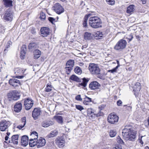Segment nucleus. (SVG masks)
Returning a JSON list of instances; mask_svg holds the SVG:
<instances>
[{"label":"nucleus","instance_id":"1","mask_svg":"<svg viewBox=\"0 0 149 149\" xmlns=\"http://www.w3.org/2000/svg\"><path fill=\"white\" fill-rule=\"evenodd\" d=\"M136 134L135 131L130 128H124L122 130V136L126 140L134 141L136 137Z\"/></svg>","mask_w":149,"mask_h":149},{"label":"nucleus","instance_id":"2","mask_svg":"<svg viewBox=\"0 0 149 149\" xmlns=\"http://www.w3.org/2000/svg\"><path fill=\"white\" fill-rule=\"evenodd\" d=\"M88 68L92 74L96 75L100 79H102V77L100 74V69L97 65L94 63L90 64Z\"/></svg>","mask_w":149,"mask_h":149},{"label":"nucleus","instance_id":"3","mask_svg":"<svg viewBox=\"0 0 149 149\" xmlns=\"http://www.w3.org/2000/svg\"><path fill=\"white\" fill-rule=\"evenodd\" d=\"M90 25L94 28H98L101 27V22L100 19L97 16L90 17L89 20Z\"/></svg>","mask_w":149,"mask_h":149},{"label":"nucleus","instance_id":"4","mask_svg":"<svg viewBox=\"0 0 149 149\" xmlns=\"http://www.w3.org/2000/svg\"><path fill=\"white\" fill-rule=\"evenodd\" d=\"M127 43L126 40L121 39L116 43L114 49L116 50L121 51L126 47Z\"/></svg>","mask_w":149,"mask_h":149},{"label":"nucleus","instance_id":"5","mask_svg":"<svg viewBox=\"0 0 149 149\" xmlns=\"http://www.w3.org/2000/svg\"><path fill=\"white\" fill-rule=\"evenodd\" d=\"M10 125V123L8 121L1 120L0 123V130L2 132L6 131Z\"/></svg>","mask_w":149,"mask_h":149},{"label":"nucleus","instance_id":"6","mask_svg":"<svg viewBox=\"0 0 149 149\" xmlns=\"http://www.w3.org/2000/svg\"><path fill=\"white\" fill-rule=\"evenodd\" d=\"M54 11L57 14L60 15L63 13L64 9L63 7L59 3H56L53 7Z\"/></svg>","mask_w":149,"mask_h":149},{"label":"nucleus","instance_id":"7","mask_svg":"<svg viewBox=\"0 0 149 149\" xmlns=\"http://www.w3.org/2000/svg\"><path fill=\"white\" fill-rule=\"evenodd\" d=\"M118 118V117L116 115L111 113L108 116L107 120L109 123L113 124L117 122Z\"/></svg>","mask_w":149,"mask_h":149},{"label":"nucleus","instance_id":"8","mask_svg":"<svg viewBox=\"0 0 149 149\" xmlns=\"http://www.w3.org/2000/svg\"><path fill=\"white\" fill-rule=\"evenodd\" d=\"M9 98L15 100L18 99L20 97L19 93L16 91H13L9 92L8 94Z\"/></svg>","mask_w":149,"mask_h":149},{"label":"nucleus","instance_id":"9","mask_svg":"<svg viewBox=\"0 0 149 149\" xmlns=\"http://www.w3.org/2000/svg\"><path fill=\"white\" fill-rule=\"evenodd\" d=\"M33 104V101L30 98L25 99L24 101V105L25 109L28 110L30 109Z\"/></svg>","mask_w":149,"mask_h":149},{"label":"nucleus","instance_id":"10","mask_svg":"<svg viewBox=\"0 0 149 149\" xmlns=\"http://www.w3.org/2000/svg\"><path fill=\"white\" fill-rule=\"evenodd\" d=\"M100 84L96 81H93L89 84V87L91 89L93 90L97 89L98 90V91H101L100 88Z\"/></svg>","mask_w":149,"mask_h":149},{"label":"nucleus","instance_id":"11","mask_svg":"<svg viewBox=\"0 0 149 149\" xmlns=\"http://www.w3.org/2000/svg\"><path fill=\"white\" fill-rule=\"evenodd\" d=\"M13 18V13L10 11V9H8L6 11L3 17V19L7 21H11Z\"/></svg>","mask_w":149,"mask_h":149},{"label":"nucleus","instance_id":"12","mask_svg":"<svg viewBox=\"0 0 149 149\" xmlns=\"http://www.w3.org/2000/svg\"><path fill=\"white\" fill-rule=\"evenodd\" d=\"M133 91L134 92V93L136 97H138L139 95V91L141 87L140 84L139 82L136 83L133 87Z\"/></svg>","mask_w":149,"mask_h":149},{"label":"nucleus","instance_id":"13","mask_svg":"<svg viewBox=\"0 0 149 149\" xmlns=\"http://www.w3.org/2000/svg\"><path fill=\"white\" fill-rule=\"evenodd\" d=\"M24 71L21 68H16L15 70V74L16 76L15 77L18 79H21L23 78L24 76L23 75H20L24 73Z\"/></svg>","mask_w":149,"mask_h":149},{"label":"nucleus","instance_id":"14","mask_svg":"<svg viewBox=\"0 0 149 149\" xmlns=\"http://www.w3.org/2000/svg\"><path fill=\"white\" fill-rule=\"evenodd\" d=\"M65 143V139L62 137H58L56 139V144L60 148L64 146Z\"/></svg>","mask_w":149,"mask_h":149},{"label":"nucleus","instance_id":"15","mask_svg":"<svg viewBox=\"0 0 149 149\" xmlns=\"http://www.w3.org/2000/svg\"><path fill=\"white\" fill-rule=\"evenodd\" d=\"M50 30L47 27H43L40 29L41 34L42 36L44 37H46L50 33Z\"/></svg>","mask_w":149,"mask_h":149},{"label":"nucleus","instance_id":"16","mask_svg":"<svg viewBox=\"0 0 149 149\" xmlns=\"http://www.w3.org/2000/svg\"><path fill=\"white\" fill-rule=\"evenodd\" d=\"M87 113L88 114H92V115H94L97 117L102 116L103 115V112L100 111L98 113H96L94 109L91 108L87 109Z\"/></svg>","mask_w":149,"mask_h":149},{"label":"nucleus","instance_id":"17","mask_svg":"<svg viewBox=\"0 0 149 149\" xmlns=\"http://www.w3.org/2000/svg\"><path fill=\"white\" fill-rule=\"evenodd\" d=\"M9 83L10 85L15 87L20 85L19 80L14 78L10 79L9 81Z\"/></svg>","mask_w":149,"mask_h":149},{"label":"nucleus","instance_id":"18","mask_svg":"<svg viewBox=\"0 0 149 149\" xmlns=\"http://www.w3.org/2000/svg\"><path fill=\"white\" fill-rule=\"evenodd\" d=\"M41 113V111L40 109L35 108L32 112V117L34 120L38 119L40 116Z\"/></svg>","mask_w":149,"mask_h":149},{"label":"nucleus","instance_id":"19","mask_svg":"<svg viewBox=\"0 0 149 149\" xmlns=\"http://www.w3.org/2000/svg\"><path fill=\"white\" fill-rule=\"evenodd\" d=\"M45 140L42 138H40L37 141V147L39 148L44 146L46 143Z\"/></svg>","mask_w":149,"mask_h":149},{"label":"nucleus","instance_id":"20","mask_svg":"<svg viewBox=\"0 0 149 149\" xmlns=\"http://www.w3.org/2000/svg\"><path fill=\"white\" fill-rule=\"evenodd\" d=\"M82 80L83 81L81 83L78 84L77 86L80 87L81 86L83 88H84L86 86L89 80L88 78L86 79L85 78H84L82 79Z\"/></svg>","mask_w":149,"mask_h":149},{"label":"nucleus","instance_id":"21","mask_svg":"<svg viewBox=\"0 0 149 149\" xmlns=\"http://www.w3.org/2000/svg\"><path fill=\"white\" fill-rule=\"evenodd\" d=\"M22 104L20 102H17L15 104L14 107V111L18 113L21 111L22 109Z\"/></svg>","mask_w":149,"mask_h":149},{"label":"nucleus","instance_id":"22","mask_svg":"<svg viewBox=\"0 0 149 149\" xmlns=\"http://www.w3.org/2000/svg\"><path fill=\"white\" fill-rule=\"evenodd\" d=\"M19 136L18 135H13L11 137V140L8 141L9 143H13L14 144H17V141Z\"/></svg>","mask_w":149,"mask_h":149},{"label":"nucleus","instance_id":"23","mask_svg":"<svg viewBox=\"0 0 149 149\" xmlns=\"http://www.w3.org/2000/svg\"><path fill=\"white\" fill-rule=\"evenodd\" d=\"M21 144L22 145L26 146L28 144V137L26 136H23L22 138Z\"/></svg>","mask_w":149,"mask_h":149},{"label":"nucleus","instance_id":"24","mask_svg":"<svg viewBox=\"0 0 149 149\" xmlns=\"http://www.w3.org/2000/svg\"><path fill=\"white\" fill-rule=\"evenodd\" d=\"M53 124V123L52 121L45 120L42 123L41 126L44 127H47Z\"/></svg>","mask_w":149,"mask_h":149},{"label":"nucleus","instance_id":"25","mask_svg":"<svg viewBox=\"0 0 149 149\" xmlns=\"http://www.w3.org/2000/svg\"><path fill=\"white\" fill-rule=\"evenodd\" d=\"M26 48L25 46L23 45L21 48L20 57L22 59H24L26 53Z\"/></svg>","mask_w":149,"mask_h":149},{"label":"nucleus","instance_id":"26","mask_svg":"<svg viewBox=\"0 0 149 149\" xmlns=\"http://www.w3.org/2000/svg\"><path fill=\"white\" fill-rule=\"evenodd\" d=\"M3 4L6 7H10L13 6V1L11 0H3Z\"/></svg>","mask_w":149,"mask_h":149},{"label":"nucleus","instance_id":"27","mask_svg":"<svg viewBox=\"0 0 149 149\" xmlns=\"http://www.w3.org/2000/svg\"><path fill=\"white\" fill-rule=\"evenodd\" d=\"M84 39L86 40H89L92 39L93 35L90 33L86 32L84 35Z\"/></svg>","mask_w":149,"mask_h":149},{"label":"nucleus","instance_id":"28","mask_svg":"<svg viewBox=\"0 0 149 149\" xmlns=\"http://www.w3.org/2000/svg\"><path fill=\"white\" fill-rule=\"evenodd\" d=\"M21 121L22 124L19 125L17 127V128L19 129H21L25 126L26 123V117H22L21 119Z\"/></svg>","mask_w":149,"mask_h":149},{"label":"nucleus","instance_id":"29","mask_svg":"<svg viewBox=\"0 0 149 149\" xmlns=\"http://www.w3.org/2000/svg\"><path fill=\"white\" fill-rule=\"evenodd\" d=\"M95 38L97 40L102 39L103 38V34L100 32H97L94 34Z\"/></svg>","mask_w":149,"mask_h":149},{"label":"nucleus","instance_id":"30","mask_svg":"<svg viewBox=\"0 0 149 149\" xmlns=\"http://www.w3.org/2000/svg\"><path fill=\"white\" fill-rule=\"evenodd\" d=\"M33 54L34 58L38 59L40 56L41 52L38 49H35L33 52Z\"/></svg>","mask_w":149,"mask_h":149},{"label":"nucleus","instance_id":"31","mask_svg":"<svg viewBox=\"0 0 149 149\" xmlns=\"http://www.w3.org/2000/svg\"><path fill=\"white\" fill-rule=\"evenodd\" d=\"M92 102L91 99L87 96H85L83 101V104L85 105H88L89 103Z\"/></svg>","mask_w":149,"mask_h":149},{"label":"nucleus","instance_id":"32","mask_svg":"<svg viewBox=\"0 0 149 149\" xmlns=\"http://www.w3.org/2000/svg\"><path fill=\"white\" fill-rule=\"evenodd\" d=\"M58 132L56 130H54L47 135V137L49 138H52L56 136L58 134Z\"/></svg>","mask_w":149,"mask_h":149},{"label":"nucleus","instance_id":"33","mask_svg":"<svg viewBox=\"0 0 149 149\" xmlns=\"http://www.w3.org/2000/svg\"><path fill=\"white\" fill-rule=\"evenodd\" d=\"M70 79L77 82H80L81 80L74 75H72L70 78Z\"/></svg>","mask_w":149,"mask_h":149},{"label":"nucleus","instance_id":"34","mask_svg":"<svg viewBox=\"0 0 149 149\" xmlns=\"http://www.w3.org/2000/svg\"><path fill=\"white\" fill-rule=\"evenodd\" d=\"M134 5H131L127 8V13H128L130 14L133 13L134 10Z\"/></svg>","mask_w":149,"mask_h":149},{"label":"nucleus","instance_id":"35","mask_svg":"<svg viewBox=\"0 0 149 149\" xmlns=\"http://www.w3.org/2000/svg\"><path fill=\"white\" fill-rule=\"evenodd\" d=\"M37 46V45L36 43L35 42H31L29 44L28 48L29 49L32 50L36 48Z\"/></svg>","mask_w":149,"mask_h":149},{"label":"nucleus","instance_id":"36","mask_svg":"<svg viewBox=\"0 0 149 149\" xmlns=\"http://www.w3.org/2000/svg\"><path fill=\"white\" fill-rule=\"evenodd\" d=\"M54 118L59 123H63V118L61 116H55Z\"/></svg>","mask_w":149,"mask_h":149},{"label":"nucleus","instance_id":"37","mask_svg":"<svg viewBox=\"0 0 149 149\" xmlns=\"http://www.w3.org/2000/svg\"><path fill=\"white\" fill-rule=\"evenodd\" d=\"M74 65V61L73 60H70L68 61L66 64V66H70L73 67Z\"/></svg>","mask_w":149,"mask_h":149},{"label":"nucleus","instance_id":"38","mask_svg":"<svg viewBox=\"0 0 149 149\" xmlns=\"http://www.w3.org/2000/svg\"><path fill=\"white\" fill-rule=\"evenodd\" d=\"M74 72L77 74H80L82 73V70L79 67H76L74 69Z\"/></svg>","mask_w":149,"mask_h":149},{"label":"nucleus","instance_id":"39","mask_svg":"<svg viewBox=\"0 0 149 149\" xmlns=\"http://www.w3.org/2000/svg\"><path fill=\"white\" fill-rule=\"evenodd\" d=\"M53 87L52 86L49 84H47L46 87L45 88V91L46 92H49L52 90V88Z\"/></svg>","mask_w":149,"mask_h":149},{"label":"nucleus","instance_id":"40","mask_svg":"<svg viewBox=\"0 0 149 149\" xmlns=\"http://www.w3.org/2000/svg\"><path fill=\"white\" fill-rule=\"evenodd\" d=\"M40 18L42 21H45L46 19L45 14L43 12H41L40 14Z\"/></svg>","mask_w":149,"mask_h":149},{"label":"nucleus","instance_id":"41","mask_svg":"<svg viewBox=\"0 0 149 149\" xmlns=\"http://www.w3.org/2000/svg\"><path fill=\"white\" fill-rule=\"evenodd\" d=\"M116 134V130H111L109 132V135L111 137H114Z\"/></svg>","mask_w":149,"mask_h":149},{"label":"nucleus","instance_id":"42","mask_svg":"<svg viewBox=\"0 0 149 149\" xmlns=\"http://www.w3.org/2000/svg\"><path fill=\"white\" fill-rule=\"evenodd\" d=\"M12 44V42L10 41H8L6 45V49L4 50V52L6 53V51H7V49L9 48L10 45H11Z\"/></svg>","mask_w":149,"mask_h":149},{"label":"nucleus","instance_id":"43","mask_svg":"<svg viewBox=\"0 0 149 149\" xmlns=\"http://www.w3.org/2000/svg\"><path fill=\"white\" fill-rule=\"evenodd\" d=\"M116 140L118 143L120 144H123L124 143L123 140L121 139L119 136L117 137Z\"/></svg>","mask_w":149,"mask_h":149},{"label":"nucleus","instance_id":"44","mask_svg":"<svg viewBox=\"0 0 149 149\" xmlns=\"http://www.w3.org/2000/svg\"><path fill=\"white\" fill-rule=\"evenodd\" d=\"M31 136H34V139H36L38 137V134L37 132H33L31 134Z\"/></svg>","mask_w":149,"mask_h":149},{"label":"nucleus","instance_id":"45","mask_svg":"<svg viewBox=\"0 0 149 149\" xmlns=\"http://www.w3.org/2000/svg\"><path fill=\"white\" fill-rule=\"evenodd\" d=\"M106 1L108 4L111 5H113L115 3L114 0H106Z\"/></svg>","mask_w":149,"mask_h":149},{"label":"nucleus","instance_id":"46","mask_svg":"<svg viewBox=\"0 0 149 149\" xmlns=\"http://www.w3.org/2000/svg\"><path fill=\"white\" fill-rule=\"evenodd\" d=\"M133 38V36L132 34H131L130 35H127L126 38L128 39L129 40V42Z\"/></svg>","mask_w":149,"mask_h":149},{"label":"nucleus","instance_id":"47","mask_svg":"<svg viewBox=\"0 0 149 149\" xmlns=\"http://www.w3.org/2000/svg\"><path fill=\"white\" fill-rule=\"evenodd\" d=\"M145 137V136H142L141 137V139L139 138V142L142 145L143 144L144 140H143V138Z\"/></svg>","mask_w":149,"mask_h":149},{"label":"nucleus","instance_id":"48","mask_svg":"<svg viewBox=\"0 0 149 149\" xmlns=\"http://www.w3.org/2000/svg\"><path fill=\"white\" fill-rule=\"evenodd\" d=\"M76 108L77 109L80 110V111H81L84 109L83 107L81 106V105H76Z\"/></svg>","mask_w":149,"mask_h":149},{"label":"nucleus","instance_id":"49","mask_svg":"<svg viewBox=\"0 0 149 149\" xmlns=\"http://www.w3.org/2000/svg\"><path fill=\"white\" fill-rule=\"evenodd\" d=\"M75 99L76 100L78 101H81L82 100V99L81 98V96L80 95H77Z\"/></svg>","mask_w":149,"mask_h":149},{"label":"nucleus","instance_id":"50","mask_svg":"<svg viewBox=\"0 0 149 149\" xmlns=\"http://www.w3.org/2000/svg\"><path fill=\"white\" fill-rule=\"evenodd\" d=\"M30 146L31 147H33L35 146H37V141L36 142L35 141H34L33 143H30Z\"/></svg>","mask_w":149,"mask_h":149},{"label":"nucleus","instance_id":"51","mask_svg":"<svg viewBox=\"0 0 149 149\" xmlns=\"http://www.w3.org/2000/svg\"><path fill=\"white\" fill-rule=\"evenodd\" d=\"M48 20L52 24L53 23L55 20L54 18L52 17H49L48 18Z\"/></svg>","mask_w":149,"mask_h":149},{"label":"nucleus","instance_id":"52","mask_svg":"<svg viewBox=\"0 0 149 149\" xmlns=\"http://www.w3.org/2000/svg\"><path fill=\"white\" fill-rule=\"evenodd\" d=\"M118 68L117 67H116L115 68H114L113 69L109 70V72H111V73H113L114 72H115L116 71V70Z\"/></svg>","mask_w":149,"mask_h":149},{"label":"nucleus","instance_id":"53","mask_svg":"<svg viewBox=\"0 0 149 149\" xmlns=\"http://www.w3.org/2000/svg\"><path fill=\"white\" fill-rule=\"evenodd\" d=\"M72 67H70V66H66L65 68L66 70H68V72H70L72 69Z\"/></svg>","mask_w":149,"mask_h":149},{"label":"nucleus","instance_id":"54","mask_svg":"<svg viewBox=\"0 0 149 149\" xmlns=\"http://www.w3.org/2000/svg\"><path fill=\"white\" fill-rule=\"evenodd\" d=\"M122 104V102L121 100H119L117 102V104L118 106H121Z\"/></svg>","mask_w":149,"mask_h":149},{"label":"nucleus","instance_id":"55","mask_svg":"<svg viewBox=\"0 0 149 149\" xmlns=\"http://www.w3.org/2000/svg\"><path fill=\"white\" fill-rule=\"evenodd\" d=\"M90 16V15H86L85 16V17L84 18V21L87 22V21L88 19V18Z\"/></svg>","mask_w":149,"mask_h":149},{"label":"nucleus","instance_id":"56","mask_svg":"<svg viewBox=\"0 0 149 149\" xmlns=\"http://www.w3.org/2000/svg\"><path fill=\"white\" fill-rule=\"evenodd\" d=\"M90 16V15H86L85 16V17L84 18V21L87 22V21L88 19V18Z\"/></svg>","mask_w":149,"mask_h":149},{"label":"nucleus","instance_id":"57","mask_svg":"<svg viewBox=\"0 0 149 149\" xmlns=\"http://www.w3.org/2000/svg\"><path fill=\"white\" fill-rule=\"evenodd\" d=\"M83 25L84 27H86L87 26V22L84 21Z\"/></svg>","mask_w":149,"mask_h":149},{"label":"nucleus","instance_id":"58","mask_svg":"<svg viewBox=\"0 0 149 149\" xmlns=\"http://www.w3.org/2000/svg\"><path fill=\"white\" fill-rule=\"evenodd\" d=\"M36 139H34V138L33 139H29V145H30V143H33V142L34 141V140H35Z\"/></svg>","mask_w":149,"mask_h":149},{"label":"nucleus","instance_id":"59","mask_svg":"<svg viewBox=\"0 0 149 149\" xmlns=\"http://www.w3.org/2000/svg\"><path fill=\"white\" fill-rule=\"evenodd\" d=\"M113 149H122V148L120 146H116Z\"/></svg>","mask_w":149,"mask_h":149},{"label":"nucleus","instance_id":"60","mask_svg":"<svg viewBox=\"0 0 149 149\" xmlns=\"http://www.w3.org/2000/svg\"><path fill=\"white\" fill-rule=\"evenodd\" d=\"M143 4H145L146 3V0H140Z\"/></svg>","mask_w":149,"mask_h":149},{"label":"nucleus","instance_id":"61","mask_svg":"<svg viewBox=\"0 0 149 149\" xmlns=\"http://www.w3.org/2000/svg\"><path fill=\"white\" fill-rule=\"evenodd\" d=\"M124 106H127V109H132V107L130 106H127V105H125Z\"/></svg>","mask_w":149,"mask_h":149},{"label":"nucleus","instance_id":"62","mask_svg":"<svg viewBox=\"0 0 149 149\" xmlns=\"http://www.w3.org/2000/svg\"><path fill=\"white\" fill-rule=\"evenodd\" d=\"M117 63L118 64V65L116 67H117V68H118L120 66L119 64V62L118 61H117Z\"/></svg>","mask_w":149,"mask_h":149},{"label":"nucleus","instance_id":"63","mask_svg":"<svg viewBox=\"0 0 149 149\" xmlns=\"http://www.w3.org/2000/svg\"><path fill=\"white\" fill-rule=\"evenodd\" d=\"M8 139V136H6L5 138V140L6 141H7Z\"/></svg>","mask_w":149,"mask_h":149},{"label":"nucleus","instance_id":"64","mask_svg":"<svg viewBox=\"0 0 149 149\" xmlns=\"http://www.w3.org/2000/svg\"><path fill=\"white\" fill-rule=\"evenodd\" d=\"M145 149H149V148L148 146L145 147Z\"/></svg>","mask_w":149,"mask_h":149}]
</instances>
